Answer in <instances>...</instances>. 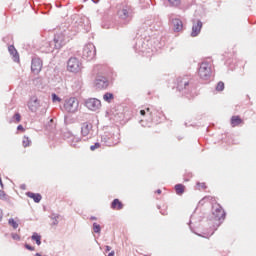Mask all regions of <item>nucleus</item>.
<instances>
[{
  "mask_svg": "<svg viewBox=\"0 0 256 256\" xmlns=\"http://www.w3.org/2000/svg\"><path fill=\"white\" fill-rule=\"evenodd\" d=\"M79 33V28H75L74 26H67V24H64L60 27V32L56 33L54 36V39L52 42L49 43V49L48 51H55L61 49V47H64V45H67L75 35Z\"/></svg>",
  "mask_w": 256,
  "mask_h": 256,
  "instance_id": "nucleus-1",
  "label": "nucleus"
},
{
  "mask_svg": "<svg viewBox=\"0 0 256 256\" xmlns=\"http://www.w3.org/2000/svg\"><path fill=\"white\" fill-rule=\"evenodd\" d=\"M117 15L122 25H129L133 21L135 9L127 3H122L117 6Z\"/></svg>",
  "mask_w": 256,
  "mask_h": 256,
  "instance_id": "nucleus-2",
  "label": "nucleus"
},
{
  "mask_svg": "<svg viewBox=\"0 0 256 256\" xmlns=\"http://www.w3.org/2000/svg\"><path fill=\"white\" fill-rule=\"evenodd\" d=\"M177 91L182 93L187 99L193 98V82L189 76L178 77Z\"/></svg>",
  "mask_w": 256,
  "mask_h": 256,
  "instance_id": "nucleus-3",
  "label": "nucleus"
},
{
  "mask_svg": "<svg viewBox=\"0 0 256 256\" xmlns=\"http://www.w3.org/2000/svg\"><path fill=\"white\" fill-rule=\"evenodd\" d=\"M149 45H151V41L146 40L143 37H138L134 45V50L139 55H144L148 57L149 54L153 51V48H151V46Z\"/></svg>",
  "mask_w": 256,
  "mask_h": 256,
  "instance_id": "nucleus-4",
  "label": "nucleus"
},
{
  "mask_svg": "<svg viewBox=\"0 0 256 256\" xmlns=\"http://www.w3.org/2000/svg\"><path fill=\"white\" fill-rule=\"evenodd\" d=\"M147 113L150 115L151 121L154 123H161L165 118V114H163V111L159 107L152 106L147 107L144 110H140V115H142V117H145Z\"/></svg>",
  "mask_w": 256,
  "mask_h": 256,
  "instance_id": "nucleus-5",
  "label": "nucleus"
},
{
  "mask_svg": "<svg viewBox=\"0 0 256 256\" xmlns=\"http://www.w3.org/2000/svg\"><path fill=\"white\" fill-rule=\"evenodd\" d=\"M198 75L203 81H209L213 75L212 64L209 61H203L199 64Z\"/></svg>",
  "mask_w": 256,
  "mask_h": 256,
  "instance_id": "nucleus-6",
  "label": "nucleus"
},
{
  "mask_svg": "<svg viewBox=\"0 0 256 256\" xmlns=\"http://www.w3.org/2000/svg\"><path fill=\"white\" fill-rule=\"evenodd\" d=\"M101 143L106 147H115L119 143V134L105 132L101 136Z\"/></svg>",
  "mask_w": 256,
  "mask_h": 256,
  "instance_id": "nucleus-7",
  "label": "nucleus"
},
{
  "mask_svg": "<svg viewBox=\"0 0 256 256\" xmlns=\"http://www.w3.org/2000/svg\"><path fill=\"white\" fill-rule=\"evenodd\" d=\"M95 55H97V49L93 43H88L84 46L82 51V59L86 61H93L95 59Z\"/></svg>",
  "mask_w": 256,
  "mask_h": 256,
  "instance_id": "nucleus-8",
  "label": "nucleus"
},
{
  "mask_svg": "<svg viewBox=\"0 0 256 256\" xmlns=\"http://www.w3.org/2000/svg\"><path fill=\"white\" fill-rule=\"evenodd\" d=\"M64 109L68 113H75V111L79 109V100H77L75 97L69 98L64 104Z\"/></svg>",
  "mask_w": 256,
  "mask_h": 256,
  "instance_id": "nucleus-9",
  "label": "nucleus"
},
{
  "mask_svg": "<svg viewBox=\"0 0 256 256\" xmlns=\"http://www.w3.org/2000/svg\"><path fill=\"white\" fill-rule=\"evenodd\" d=\"M67 69L70 73H79L81 71V62L77 57H71L67 62Z\"/></svg>",
  "mask_w": 256,
  "mask_h": 256,
  "instance_id": "nucleus-10",
  "label": "nucleus"
},
{
  "mask_svg": "<svg viewBox=\"0 0 256 256\" xmlns=\"http://www.w3.org/2000/svg\"><path fill=\"white\" fill-rule=\"evenodd\" d=\"M212 215L215 221H224L226 214L225 210H223V207L216 203L212 206Z\"/></svg>",
  "mask_w": 256,
  "mask_h": 256,
  "instance_id": "nucleus-11",
  "label": "nucleus"
},
{
  "mask_svg": "<svg viewBox=\"0 0 256 256\" xmlns=\"http://www.w3.org/2000/svg\"><path fill=\"white\" fill-rule=\"evenodd\" d=\"M94 85L96 89H107V87H109V79L101 74H98L95 78Z\"/></svg>",
  "mask_w": 256,
  "mask_h": 256,
  "instance_id": "nucleus-12",
  "label": "nucleus"
},
{
  "mask_svg": "<svg viewBox=\"0 0 256 256\" xmlns=\"http://www.w3.org/2000/svg\"><path fill=\"white\" fill-rule=\"evenodd\" d=\"M85 107L90 111H99V109H101V100L97 98H88L85 100Z\"/></svg>",
  "mask_w": 256,
  "mask_h": 256,
  "instance_id": "nucleus-13",
  "label": "nucleus"
},
{
  "mask_svg": "<svg viewBox=\"0 0 256 256\" xmlns=\"http://www.w3.org/2000/svg\"><path fill=\"white\" fill-rule=\"evenodd\" d=\"M41 69H43V60L39 57L32 58L31 62V71L34 75H39L41 73Z\"/></svg>",
  "mask_w": 256,
  "mask_h": 256,
  "instance_id": "nucleus-14",
  "label": "nucleus"
},
{
  "mask_svg": "<svg viewBox=\"0 0 256 256\" xmlns=\"http://www.w3.org/2000/svg\"><path fill=\"white\" fill-rule=\"evenodd\" d=\"M81 135L82 137H88L89 139L93 137V124L91 122L82 123Z\"/></svg>",
  "mask_w": 256,
  "mask_h": 256,
  "instance_id": "nucleus-15",
  "label": "nucleus"
},
{
  "mask_svg": "<svg viewBox=\"0 0 256 256\" xmlns=\"http://www.w3.org/2000/svg\"><path fill=\"white\" fill-rule=\"evenodd\" d=\"M169 21L170 23H172L174 31L176 33H179V31L183 30V21H181V19L179 18H175V15L171 14L169 16Z\"/></svg>",
  "mask_w": 256,
  "mask_h": 256,
  "instance_id": "nucleus-16",
  "label": "nucleus"
},
{
  "mask_svg": "<svg viewBox=\"0 0 256 256\" xmlns=\"http://www.w3.org/2000/svg\"><path fill=\"white\" fill-rule=\"evenodd\" d=\"M192 32L191 37H197L199 33H201V29H203V22L201 20H193L192 21Z\"/></svg>",
  "mask_w": 256,
  "mask_h": 256,
  "instance_id": "nucleus-17",
  "label": "nucleus"
},
{
  "mask_svg": "<svg viewBox=\"0 0 256 256\" xmlns=\"http://www.w3.org/2000/svg\"><path fill=\"white\" fill-rule=\"evenodd\" d=\"M28 107H29V110H30L32 113H36L37 110H38L39 107H40L39 99H37V98L33 99L31 102H29Z\"/></svg>",
  "mask_w": 256,
  "mask_h": 256,
  "instance_id": "nucleus-18",
  "label": "nucleus"
},
{
  "mask_svg": "<svg viewBox=\"0 0 256 256\" xmlns=\"http://www.w3.org/2000/svg\"><path fill=\"white\" fill-rule=\"evenodd\" d=\"M8 51L10 55L13 56V61H15V63H19V53L17 52V49H15V46H8Z\"/></svg>",
  "mask_w": 256,
  "mask_h": 256,
  "instance_id": "nucleus-19",
  "label": "nucleus"
},
{
  "mask_svg": "<svg viewBox=\"0 0 256 256\" xmlns=\"http://www.w3.org/2000/svg\"><path fill=\"white\" fill-rule=\"evenodd\" d=\"M26 195L30 199H33L34 203H41V200L43 199V196L39 193L27 192Z\"/></svg>",
  "mask_w": 256,
  "mask_h": 256,
  "instance_id": "nucleus-20",
  "label": "nucleus"
},
{
  "mask_svg": "<svg viewBox=\"0 0 256 256\" xmlns=\"http://www.w3.org/2000/svg\"><path fill=\"white\" fill-rule=\"evenodd\" d=\"M111 209H116L117 211H121V209H123V203L116 198L111 203Z\"/></svg>",
  "mask_w": 256,
  "mask_h": 256,
  "instance_id": "nucleus-21",
  "label": "nucleus"
},
{
  "mask_svg": "<svg viewBox=\"0 0 256 256\" xmlns=\"http://www.w3.org/2000/svg\"><path fill=\"white\" fill-rule=\"evenodd\" d=\"M241 123H243V119H241V117L232 116V118H231L232 127H237V126L241 125Z\"/></svg>",
  "mask_w": 256,
  "mask_h": 256,
  "instance_id": "nucleus-22",
  "label": "nucleus"
},
{
  "mask_svg": "<svg viewBox=\"0 0 256 256\" xmlns=\"http://www.w3.org/2000/svg\"><path fill=\"white\" fill-rule=\"evenodd\" d=\"M175 191L177 195H183L185 193V185L183 184H176Z\"/></svg>",
  "mask_w": 256,
  "mask_h": 256,
  "instance_id": "nucleus-23",
  "label": "nucleus"
},
{
  "mask_svg": "<svg viewBox=\"0 0 256 256\" xmlns=\"http://www.w3.org/2000/svg\"><path fill=\"white\" fill-rule=\"evenodd\" d=\"M103 99H104V101H106V103H111V101L113 99H115V95H113V93H111V92H106L103 95Z\"/></svg>",
  "mask_w": 256,
  "mask_h": 256,
  "instance_id": "nucleus-24",
  "label": "nucleus"
},
{
  "mask_svg": "<svg viewBox=\"0 0 256 256\" xmlns=\"http://www.w3.org/2000/svg\"><path fill=\"white\" fill-rule=\"evenodd\" d=\"M32 241L36 242V245H41V235H39L37 232H34L31 237Z\"/></svg>",
  "mask_w": 256,
  "mask_h": 256,
  "instance_id": "nucleus-25",
  "label": "nucleus"
},
{
  "mask_svg": "<svg viewBox=\"0 0 256 256\" xmlns=\"http://www.w3.org/2000/svg\"><path fill=\"white\" fill-rule=\"evenodd\" d=\"M10 199H11V198L9 197V195H7V193H5V191L0 190V200H1V201H7V202H9Z\"/></svg>",
  "mask_w": 256,
  "mask_h": 256,
  "instance_id": "nucleus-26",
  "label": "nucleus"
},
{
  "mask_svg": "<svg viewBox=\"0 0 256 256\" xmlns=\"http://www.w3.org/2000/svg\"><path fill=\"white\" fill-rule=\"evenodd\" d=\"M170 7H180L181 0H168Z\"/></svg>",
  "mask_w": 256,
  "mask_h": 256,
  "instance_id": "nucleus-27",
  "label": "nucleus"
},
{
  "mask_svg": "<svg viewBox=\"0 0 256 256\" xmlns=\"http://www.w3.org/2000/svg\"><path fill=\"white\" fill-rule=\"evenodd\" d=\"M46 129L48 131H51L52 129H55V120L50 119L49 122L46 124Z\"/></svg>",
  "mask_w": 256,
  "mask_h": 256,
  "instance_id": "nucleus-28",
  "label": "nucleus"
},
{
  "mask_svg": "<svg viewBox=\"0 0 256 256\" xmlns=\"http://www.w3.org/2000/svg\"><path fill=\"white\" fill-rule=\"evenodd\" d=\"M8 225H10V227H13V229H17L19 227V224L13 218H10L8 220Z\"/></svg>",
  "mask_w": 256,
  "mask_h": 256,
  "instance_id": "nucleus-29",
  "label": "nucleus"
},
{
  "mask_svg": "<svg viewBox=\"0 0 256 256\" xmlns=\"http://www.w3.org/2000/svg\"><path fill=\"white\" fill-rule=\"evenodd\" d=\"M23 147H29L31 145V139L29 137L24 136L22 140Z\"/></svg>",
  "mask_w": 256,
  "mask_h": 256,
  "instance_id": "nucleus-30",
  "label": "nucleus"
},
{
  "mask_svg": "<svg viewBox=\"0 0 256 256\" xmlns=\"http://www.w3.org/2000/svg\"><path fill=\"white\" fill-rule=\"evenodd\" d=\"M79 141H81L80 138L71 136V143H70V145H71L72 147H78V146H77V143H79Z\"/></svg>",
  "mask_w": 256,
  "mask_h": 256,
  "instance_id": "nucleus-31",
  "label": "nucleus"
},
{
  "mask_svg": "<svg viewBox=\"0 0 256 256\" xmlns=\"http://www.w3.org/2000/svg\"><path fill=\"white\" fill-rule=\"evenodd\" d=\"M93 231L94 233H101V225L97 224V222L93 223Z\"/></svg>",
  "mask_w": 256,
  "mask_h": 256,
  "instance_id": "nucleus-32",
  "label": "nucleus"
},
{
  "mask_svg": "<svg viewBox=\"0 0 256 256\" xmlns=\"http://www.w3.org/2000/svg\"><path fill=\"white\" fill-rule=\"evenodd\" d=\"M223 89H225V83H223L222 81L218 82V84L216 85V91H223Z\"/></svg>",
  "mask_w": 256,
  "mask_h": 256,
  "instance_id": "nucleus-33",
  "label": "nucleus"
},
{
  "mask_svg": "<svg viewBox=\"0 0 256 256\" xmlns=\"http://www.w3.org/2000/svg\"><path fill=\"white\" fill-rule=\"evenodd\" d=\"M52 101H53V103H61V98L58 97L57 94L53 93L52 94Z\"/></svg>",
  "mask_w": 256,
  "mask_h": 256,
  "instance_id": "nucleus-34",
  "label": "nucleus"
},
{
  "mask_svg": "<svg viewBox=\"0 0 256 256\" xmlns=\"http://www.w3.org/2000/svg\"><path fill=\"white\" fill-rule=\"evenodd\" d=\"M101 148V143L96 142L94 145L90 146V150L95 151V149H100Z\"/></svg>",
  "mask_w": 256,
  "mask_h": 256,
  "instance_id": "nucleus-35",
  "label": "nucleus"
},
{
  "mask_svg": "<svg viewBox=\"0 0 256 256\" xmlns=\"http://www.w3.org/2000/svg\"><path fill=\"white\" fill-rule=\"evenodd\" d=\"M213 233H215V231H212L210 234L209 233H203V235L198 234L199 237H204L205 239H209V237H211L213 235Z\"/></svg>",
  "mask_w": 256,
  "mask_h": 256,
  "instance_id": "nucleus-36",
  "label": "nucleus"
},
{
  "mask_svg": "<svg viewBox=\"0 0 256 256\" xmlns=\"http://www.w3.org/2000/svg\"><path fill=\"white\" fill-rule=\"evenodd\" d=\"M11 237L14 239V241H21V236H19L17 233H12Z\"/></svg>",
  "mask_w": 256,
  "mask_h": 256,
  "instance_id": "nucleus-37",
  "label": "nucleus"
},
{
  "mask_svg": "<svg viewBox=\"0 0 256 256\" xmlns=\"http://www.w3.org/2000/svg\"><path fill=\"white\" fill-rule=\"evenodd\" d=\"M13 119L16 120V123H20L21 122V114H19V113L14 114Z\"/></svg>",
  "mask_w": 256,
  "mask_h": 256,
  "instance_id": "nucleus-38",
  "label": "nucleus"
},
{
  "mask_svg": "<svg viewBox=\"0 0 256 256\" xmlns=\"http://www.w3.org/2000/svg\"><path fill=\"white\" fill-rule=\"evenodd\" d=\"M25 249H27L28 251H35V247L29 245V244H25Z\"/></svg>",
  "mask_w": 256,
  "mask_h": 256,
  "instance_id": "nucleus-39",
  "label": "nucleus"
},
{
  "mask_svg": "<svg viewBox=\"0 0 256 256\" xmlns=\"http://www.w3.org/2000/svg\"><path fill=\"white\" fill-rule=\"evenodd\" d=\"M197 187H199L200 189H206L207 187L205 186V183H197Z\"/></svg>",
  "mask_w": 256,
  "mask_h": 256,
  "instance_id": "nucleus-40",
  "label": "nucleus"
},
{
  "mask_svg": "<svg viewBox=\"0 0 256 256\" xmlns=\"http://www.w3.org/2000/svg\"><path fill=\"white\" fill-rule=\"evenodd\" d=\"M57 219H59V215L54 216L53 225H59V221Z\"/></svg>",
  "mask_w": 256,
  "mask_h": 256,
  "instance_id": "nucleus-41",
  "label": "nucleus"
},
{
  "mask_svg": "<svg viewBox=\"0 0 256 256\" xmlns=\"http://www.w3.org/2000/svg\"><path fill=\"white\" fill-rule=\"evenodd\" d=\"M140 124H141L143 127H151V125L145 124V122H144L143 120H140Z\"/></svg>",
  "mask_w": 256,
  "mask_h": 256,
  "instance_id": "nucleus-42",
  "label": "nucleus"
},
{
  "mask_svg": "<svg viewBox=\"0 0 256 256\" xmlns=\"http://www.w3.org/2000/svg\"><path fill=\"white\" fill-rule=\"evenodd\" d=\"M25 129L23 128V125H18L17 126V131H24Z\"/></svg>",
  "mask_w": 256,
  "mask_h": 256,
  "instance_id": "nucleus-43",
  "label": "nucleus"
},
{
  "mask_svg": "<svg viewBox=\"0 0 256 256\" xmlns=\"http://www.w3.org/2000/svg\"><path fill=\"white\" fill-rule=\"evenodd\" d=\"M0 186H1V189H4L5 185L3 184V180L0 178Z\"/></svg>",
  "mask_w": 256,
  "mask_h": 256,
  "instance_id": "nucleus-44",
  "label": "nucleus"
},
{
  "mask_svg": "<svg viewBox=\"0 0 256 256\" xmlns=\"http://www.w3.org/2000/svg\"><path fill=\"white\" fill-rule=\"evenodd\" d=\"M90 221H97V217L91 216V217H90Z\"/></svg>",
  "mask_w": 256,
  "mask_h": 256,
  "instance_id": "nucleus-45",
  "label": "nucleus"
},
{
  "mask_svg": "<svg viewBox=\"0 0 256 256\" xmlns=\"http://www.w3.org/2000/svg\"><path fill=\"white\" fill-rule=\"evenodd\" d=\"M105 251H106V253H108L109 251H111V246H106Z\"/></svg>",
  "mask_w": 256,
  "mask_h": 256,
  "instance_id": "nucleus-46",
  "label": "nucleus"
},
{
  "mask_svg": "<svg viewBox=\"0 0 256 256\" xmlns=\"http://www.w3.org/2000/svg\"><path fill=\"white\" fill-rule=\"evenodd\" d=\"M3 219V210L0 209V221Z\"/></svg>",
  "mask_w": 256,
  "mask_h": 256,
  "instance_id": "nucleus-47",
  "label": "nucleus"
},
{
  "mask_svg": "<svg viewBox=\"0 0 256 256\" xmlns=\"http://www.w3.org/2000/svg\"><path fill=\"white\" fill-rule=\"evenodd\" d=\"M108 256H115V251H111Z\"/></svg>",
  "mask_w": 256,
  "mask_h": 256,
  "instance_id": "nucleus-48",
  "label": "nucleus"
},
{
  "mask_svg": "<svg viewBox=\"0 0 256 256\" xmlns=\"http://www.w3.org/2000/svg\"><path fill=\"white\" fill-rule=\"evenodd\" d=\"M161 215H167V212L166 211H160Z\"/></svg>",
  "mask_w": 256,
  "mask_h": 256,
  "instance_id": "nucleus-49",
  "label": "nucleus"
},
{
  "mask_svg": "<svg viewBox=\"0 0 256 256\" xmlns=\"http://www.w3.org/2000/svg\"><path fill=\"white\" fill-rule=\"evenodd\" d=\"M156 193H157L158 195H161V189H158V190L156 191Z\"/></svg>",
  "mask_w": 256,
  "mask_h": 256,
  "instance_id": "nucleus-50",
  "label": "nucleus"
},
{
  "mask_svg": "<svg viewBox=\"0 0 256 256\" xmlns=\"http://www.w3.org/2000/svg\"><path fill=\"white\" fill-rule=\"evenodd\" d=\"M189 227H190L191 231H193V228L191 226V220L189 221Z\"/></svg>",
  "mask_w": 256,
  "mask_h": 256,
  "instance_id": "nucleus-51",
  "label": "nucleus"
},
{
  "mask_svg": "<svg viewBox=\"0 0 256 256\" xmlns=\"http://www.w3.org/2000/svg\"><path fill=\"white\" fill-rule=\"evenodd\" d=\"M35 256H43L41 253H36Z\"/></svg>",
  "mask_w": 256,
  "mask_h": 256,
  "instance_id": "nucleus-52",
  "label": "nucleus"
},
{
  "mask_svg": "<svg viewBox=\"0 0 256 256\" xmlns=\"http://www.w3.org/2000/svg\"><path fill=\"white\" fill-rule=\"evenodd\" d=\"M21 189H25V185H22V186H21Z\"/></svg>",
  "mask_w": 256,
  "mask_h": 256,
  "instance_id": "nucleus-53",
  "label": "nucleus"
},
{
  "mask_svg": "<svg viewBox=\"0 0 256 256\" xmlns=\"http://www.w3.org/2000/svg\"><path fill=\"white\" fill-rule=\"evenodd\" d=\"M6 39H7V38H3V41H4V42H7V40H6Z\"/></svg>",
  "mask_w": 256,
  "mask_h": 256,
  "instance_id": "nucleus-54",
  "label": "nucleus"
},
{
  "mask_svg": "<svg viewBox=\"0 0 256 256\" xmlns=\"http://www.w3.org/2000/svg\"><path fill=\"white\" fill-rule=\"evenodd\" d=\"M57 7H61L60 4H58Z\"/></svg>",
  "mask_w": 256,
  "mask_h": 256,
  "instance_id": "nucleus-55",
  "label": "nucleus"
},
{
  "mask_svg": "<svg viewBox=\"0 0 256 256\" xmlns=\"http://www.w3.org/2000/svg\"><path fill=\"white\" fill-rule=\"evenodd\" d=\"M57 7H61L60 4H58Z\"/></svg>",
  "mask_w": 256,
  "mask_h": 256,
  "instance_id": "nucleus-56",
  "label": "nucleus"
}]
</instances>
